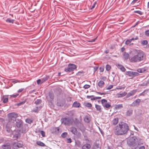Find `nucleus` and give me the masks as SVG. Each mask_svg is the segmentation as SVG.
<instances>
[{"instance_id":"f257e3e1","label":"nucleus","mask_w":149,"mask_h":149,"mask_svg":"<svg viewBox=\"0 0 149 149\" xmlns=\"http://www.w3.org/2000/svg\"><path fill=\"white\" fill-rule=\"evenodd\" d=\"M129 130V127L127 124L121 122L114 127L113 133L116 135H123L126 134Z\"/></svg>"},{"instance_id":"f03ea898","label":"nucleus","mask_w":149,"mask_h":149,"mask_svg":"<svg viewBox=\"0 0 149 149\" xmlns=\"http://www.w3.org/2000/svg\"><path fill=\"white\" fill-rule=\"evenodd\" d=\"M134 56L130 59V61L132 63L140 61L145 58L144 53L142 51L136 50L134 52Z\"/></svg>"},{"instance_id":"7ed1b4c3","label":"nucleus","mask_w":149,"mask_h":149,"mask_svg":"<svg viewBox=\"0 0 149 149\" xmlns=\"http://www.w3.org/2000/svg\"><path fill=\"white\" fill-rule=\"evenodd\" d=\"M127 143L131 149H138L139 146L143 144L142 142L136 141L135 139H130L127 141Z\"/></svg>"},{"instance_id":"20e7f679","label":"nucleus","mask_w":149,"mask_h":149,"mask_svg":"<svg viewBox=\"0 0 149 149\" xmlns=\"http://www.w3.org/2000/svg\"><path fill=\"white\" fill-rule=\"evenodd\" d=\"M18 116V114L15 112L9 113L8 114V120L9 122H11L13 121V122L15 120L16 118Z\"/></svg>"},{"instance_id":"39448f33","label":"nucleus","mask_w":149,"mask_h":149,"mask_svg":"<svg viewBox=\"0 0 149 149\" xmlns=\"http://www.w3.org/2000/svg\"><path fill=\"white\" fill-rule=\"evenodd\" d=\"M84 141L86 143L84 144V149H89L91 148V145L92 144V141L89 139L86 138L84 136Z\"/></svg>"},{"instance_id":"423d86ee","label":"nucleus","mask_w":149,"mask_h":149,"mask_svg":"<svg viewBox=\"0 0 149 149\" xmlns=\"http://www.w3.org/2000/svg\"><path fill=\"white\" fill-rule=\"evenodd\" d=\"M62 123L65 125H70L72 124L71 120L68 118H62L61 119Z\"/></svg>"},{"instance_id":"0eeeda50","label":"nucleus","mask_w":149,"mask_h":149,"mask_svg":"<svg viewBox=\"0 0 149 149\" xmlns=\"http://www.w3.org/2000/svg\"><path fill=\"white\" fill-rule=\"evenodd\" d=\"M95 2L94 3L92 7H91V9H92L95 7ZM91 2L90 0H87V1H86V6L87 5L88 7L86 8V10L89 9L90 8V7L91 6Z\"/></svg>"},{"instance_id":"6e6552de","label":"nucleus","mask_w":149,"mask_h":149,"mask_svg":"<svg viewBox=\"0 0 149 149\" xmlns=\"http://www.w3.org/2000/svg\"><path fill=\"white\" fill-rule=\"evenodd\" d=\"M28 125L27 124H25L22 127L21 129L19 131L23 133H26L28 130Z\"/></svg>"},{"instance_id":"1a4fd4ad","label":"nucleus","mask_w":149,"mask_h":149,"mask_svg":"<svg viewBox=\"0 0 149 149\" xmlns=\"http://www.w3.org/2000/svg\"><path fill=\"white\" fill-rule=\"evenodd\" d=\"M15 127L18 128H19L22 125L23 122L22 120L20 119H16L15 120Z\"/></svg>"},{"instance_id":"9d476101","label":"nucleus","mask_w":149,"mask_h":149,"mask_svg":"<svg viewBox=\"0 0 149 149\" xmlns=\"http://www.w3.org/2000/svg\"><path fill=\"white\" fill-rule=\"evenodd\" d=\"M60 128L59 127H54L52 129V133L54 134H58L60 132Z\"/></svg>"},{"instance_id":"9b49d317","label":"nucleus","mask_w":149,"mask_h":149,"mask_svg":"<svg viewBox=\"0 0 149 149\" xmlns=\"http://www.w3.org/2000/svg\"><path fill=\"white\" fill-rule=\"evenodd\" d=\"M22 141H18L17 143H15L13 144L14 147L17 149L22 147Z\"/></svg>"},{"instance_id":"f8f14e48","label":"nucleus","mask_w":149,"mask_h":149,"mask_svg":"<svg viewBox=\"0 0 149 149\" xmlns=\"http://www.w3.org/2000/svg\"><path fill=\"white\" fill-rule=\"evenodd\" d=\"M141 102V100L140 99H137L132 102L131 104V106L135 107L138 106Z\"/></svg>"},{"instance_id":"ddd939ff","label":"nucleus","mask_w":149,"mask_h":149,"mask_svg":"<svg viewBox=\"0 0 149 149\" xmlns=\"http://www.w3.org/2000/svg\"><path fill=\"white\" fill-rule=\"evenodd\" d=\"M137 91V90L136 89L132 90V91H130V92L128 94L127 93V95L126 96V97L127 98H128L130 97L131 96L133 95L136 93Z\"/></svg>"},{"instance_id":"4468645a","label":"nucleus","mask_w":149,"mask_h":149,"mask_svg":"<svg viewBox=\"0 0 149 149\" xmlns=\"http://www.w3.org/2000/svg\"><path fill=\"white\" fill-rule=\"evenodd\" d=\"M127 94V93L124 91L121 93H117L116 94V97L118 98L123 97L125 96Z\"/></svg>"},{"instance_id":"2eb2a0df","label":"nucleus","mask_w":149,"mask_h":149,"mask_svg":"<svg viewBox=\"0 0 149 149\" xmlns=\"http://www.w3.org/2000/svg\"><path fill=\"white\" fill-rule=\"evenodd\" d=\"M65 104V101L64 100H58L57 103L58 106L63 107Z\"/></svg>"},{"instance_id":"dca6fc26","label":"nucleus","mask_w":149,"mask_h":149,"mask_svg":"<svg viewBox=\"0 0 149 149\" xmlns=\"http://www.w3.org/2000/svg\"><path fill=\"white\" fill-rule=\"evenodd\" d=\"M3 149H10V145L9 143H6L4 144L2 146Z\"/></svg>"},{"instance_id":"f3484780","label":"nucleus","mask_w":149,"mask_h":149,"mask_svg":"<svg viewBox=\"0 0 149 149\" xmlns=\"http://www.w3.org/2000/svg\"><path fill=\"white\" fill-rule=\"evenodd\" d=\"M71 132L74 134H77V130L76 128L74 127H71L70 128Z\"/></svg>"},{"instance_id":"a211bd4d","label":"nucleus","mask_w":149,"mask_h":149,"mask_svg":"<svg viewBox=\"0 0 149 149\" xmlns=\"http://www.w3.org/2000/svg\"><path fill=\"white\" fill-rule=\"evenodd\" d=\"M80 104L77 101L74 102L72 104V107L75 108H78L80 107Z\"/></svg>"},{"instance_id":"6ab92c4d","label":"nucleus","mask_w":149,"mask_h":149,"mask_svg":"<svg viewBox=\"0 0 149 149\" xmlns=\"http://www.w3.org/2000/svg\"><path fill=\"white\" fill-rule=\"evenodd\" d=\"M123 107L122 104H116L115 106V108L116 110L120 109Z\"/></svg>"},{"instance_id":"aec40b11","label":"nucleus","mask_w":149,"mask_h":149,"mask_svg":"<svg viewBox=\"0 0 149 149\" xmlns=\"http://www.w3.org/2000/svg\"><path fill=\"white\" fill-rule=\"evenodd\" d=\"M123 56L125 60H127L128 59L129 57V54L127 52H123Z\"/></svg>"},{"instance_id":"412c9836","label":"nucleus","mask_w":149,"mask_h":149,"mask_svg":"<svg viewBox=\"0 0 149 149\" xmlns=\"http://www.w3.org/2000/svg\"><path fill=\"white\" fill-rule=\"evenodd\" d=\"M91 119L90 116V115H88L85 116L84 118V121L87 123H89Z\"/></svg>"},{"instance_id":"4be33fe9","label":"nucleus","mask_w":149,"mask_h":149,"mask_svg":"<svg viewBox=\"0 0 149 149\" xmlns=\"http://www.w3.org/2000/svg\"><path fill=\"white\" fill-rule=\"evenodd\" d=\"M146 70V68H139L136 71L138 72L142 73L144 72Z\"/></svg>"},{"instance_id":"5701e85b","label":"nucleus","mask_w":149,"mask_h":149,"mask_svg":"<svg viewBox=\"0 0 149 149\" xmlns=\"http://www.w3.org/2000/svg\"><path fill=\"white\" fill-rule=\"evenodd\" d=\"M133 110L132 109H130L128 110L126 112V115L127 116H130L132 114Z\"/></svg>"},{"instance_id":"b1692460","label":"nucleus","mask_w":149,"mask_h":149,"mask_svg":"<svg viewBox=\"0 0 149 149\" xmlns=\"http://www.w3.org/2000/svg\"><path fill=\"white\" fill-rule=\"evenodd\" d=\"M118 68L119 69L123 72H125L126 70L125 68L123 66L120 65V64H118Z\"/></svg>"},{"instance_id":"393cba45","label":"nucleus","mask_w":149,"mask_h":149,"mask_svg":"<svg viewBox=\"0 0 149 149\" xmlns=\"http://www.w3.org/2000/svg\"><path fill=\"white\" fill-rule=\"evenodd\" d=\"M68 66L70 67L72 71L77 68L76 66L75 65L72 64H69L68 65Z\"/></svg>"},{"instance_id":"a878e982","label":"nucleus","mask_w":149,"mask_h":149,"mask_svg":"<svg viewBox=\"0 0 149 149\" xmlns=\"http://www.w3.org/2000/svg\"><path fill=\"white\" fill-rule=\"evenodd\" d=\"M118 118L117 117L114 118L112 121L113 125H116L118 123Z\"/></svg>"},{"instance_id":"bb28decb","label":"nucleus","mask_w":149,"mask_h":149,"mask_svg":"<svg viewBox=\"0 0 149 149\" xmlns=\"http://www.w3.org/2000/svg\"><path fill=\"white\" fill-rule=\"evenodd\" d=\"M149 84V82L148 81H145L142 83L139 84V86H146Z\"/></svg>"},{"instance_id":"cd10ccee","label":"nucleus","mask_w":149,"mask_h":149,"mask_svg":"<svg viewBox=\"0 0 149 149\" xmlns=\"http://www.w3.org/2000/svg\"><path fill=\"white\" fill-rule=\"evenodd\" d=\"M84 106L87 107L88 109H91L92 107V104L89 102H86L84 103Z\"/></svg>"},{"instance_id":"c85d7f7f","label":"nucleus","mask_w":149,"mask_h":149,"mask_svg":"<svg viewBox=\"0 0 149 149\" xmlns=\"http://www.w3.org/2000/svg\"><path fill=\"white\" fill-rule=\"evenodd\" d=\"M33 119L32 118H28L26 119L25 121L26 123L31 124L33 122Z\"/></svg>"},{"instance_id":"c756f323","label":"nucleus","mask_w":149,"mask_h":149,"mask_svg":"<svg viewBox=\"0 0 149 149\" xmlns=\"http://www.w3.org/2000/svg\"><path fill=\"white\" fill-rule=\"evenodd\" d=\"M95 107L97 111H99L100 112L101 111V106H100L97 104H95Z\"/></svg>"},{"instance_id":"7c9ffc66","label":"nucleus","mask_w":149,"mask_h":149,"mask_svg":"<svg viewBox=\"0 0 149 149\" xmlns=\"http://www.w3.org/2000/svg\"><path fill=\"white\" fill-rule=\"evenodd\" d=\"M49 98H50V101H52L54 99V95L53 93H49Z\"/></svg>"},{"instance_id":"2f4dec72","label":"nucleus","mask_w":149,"mask_h":149,"mask_svg":"<svg viewBox=\"0 0 149 149\" xmlns=\"http://www.w3.org/2000/svg\"><path fill=\"white\" fill-rule=\"evenodd\" d=\"M126 74L130 77H132L133 78V72L131 71H128L126 72Z\"/></svg>"},{"instance_id":"473e14b6","label":"nucleus","mask_w":149,"mask_h":149,"mask_svg":"<svg viewBox=\"0 0 149 149\" xmlns=\"http://www.w3.org/2000/svg\"><path fill=\"white\" fill-rule=\"evenodd\" d=\"M36 144L38 146H45V144L42 142L40 141H38L36 142Z\"/></svg>"},{"instance_id":"72a5a7b5","label":"nucleus","mask_w":149,"mask_h":149,"mask_svg":"<svg viewBox=\"0 0 149 149\" xmlns=\"http://www.w3.org/2000/svg\"><path fill=\"white\" fill-rule=\"evenodd\" d=\"M6 21L9 23H13L14 21V20L10 18H8L6 20Z\"/></svg>"},{"instance_id":"f704fd0d","label":"nucleus","mask_w":149,"mask_h":149,"mask_svg":"<svg viewBox=\"0 0 149 149\" xmlns=\"http://www.w3.org/2000/svg\"><path fill=\"white\" fill-rule=\"evenodd\" d=\"M101 103L103 107L104 106V104H106L108 103L107 101L105 99H103L101 101Z\"/></svg>"},{"instance_id":"c9c22d12","label":"nucleus","mask_w":149,"mask_h":149,"mask_svg":"<svg viewBox=\"0 0 149 149\" xmlns=\"http://www.w3.org/2000/svg\"><path fill=\"white\" fill-rule=\"evenodd\" d=\"M104 82L102 81H100L98 83V85L100 87L102 88L104 84Z\"/></svg>"},{"instance_id":"e433bc0d","label":"nucleus","mask_w":149,"mask_h":149,"mask_svg":"<svg viewBox=\"0 0 149 149\" xmlns=\"http://www.w3.org/2000/svg\"><path fill=\"white\" fill-rule=\"evenodd\" d=\"M49 76H47L45 77H44L43 78H42L41 79V80L42 82L43 83L46 80H47L49 78Z\"/></svg>"},{"instance_id":"4c0bfd02","label":"nucleus","mask_w":149,"mask_h":149,"mask_svg":"<svg viewBox=\"0 0 149 149\" xmlns=\"http://www.w3.org/2000/svg\"><path fill=\"white\" fill-rule=\"evenodd\" d=\"M125 87L126 86L125 85H123V86H118L116 88L118 90H121L124 89L125 88Z\"/></svg>"},{"instance_id":"58836bf2","label":"nucleus","mask_w":149,"mask_h":149,"mask_svg":"<svg viewBox=\"0 0 149 149\" xmlns=\"http://www.w3.org/2000/svg\"><path fill=\"white\" fill-rule=\"evenodd\" d=\"M65 71L66 72H70L72 71L69 66L65 68Z\"/></svg>"},{"instance_id":"ea45409f","label":"nucleus","mask_w":149,"mask_h":149,"mask_svg":"<svg viewBox=\"0 0 149 149\" xmlns=\"http://www.w3.org/2000/svg\"><path fill=\"white\" fill-rule=\"evenodd\" d=\"M147 90H145L143 92L139 94V96H140L141 95L144 96L145 94H147Z\"/></svg>"},{"instance_id":"a19ab883","label":"nucleus","mask_w":149,"mask_h":149,"mask_svg":"<svg viewBox=\"0 0 149 149\" xmlns=\"http://www.w3.org/2000/svg\"><path fill=\"white\" fill-rule=\"evenodd\" d=\"M39 132H40V134H41L42 136L43 137H45V132L42 130L40 131V130H39Z\"/></svg>"},{"instance_id":"79ce46f5","label":"nucleus","mask_w":149,"mask_h":149,"mask_svg":"<svg viewBox=\"0 0 149 149\" xmlns=\"http://www.w3.org/2000/svg\"><path fill=\"white\" fill-rule=\"evenodd\" d=\"M109 109L111 107V105L108 103L104 104V106L103 107Z\"/></svg>"},{"instance_id":"37998d69","label":"nucleus","mask_w":149,"mask_h":149,"mask_svg":"<svg viewBox=\"0 0 149 149\" xmlns=\"http://www.w3.org/2000/svg\"><path fill=\"white\" fill-rule=\"evenodd\" d=\"M42 102V100H41L40 99H37L36 101L34 103L35 104H40Z\"/></svg>"},{"instance_id":"c03bdc74","label":"nucleus","mask_w":149,"mask_h":149,"mask_svg":"<svg viewBox=\"0 0 149 149\" xmlns=\"http://www.w3.org/2000/svg\"><path fill=\"white\" fill-rule=\"evenodd\" d=\"M141 43L143 45H146L147 44L148 42L147 40H144L141 41Z\"/></svg>"},{"instance_id":"a18cd8bd","label":"nucleus","mask_w":149,"mask_h":149,"mask_svg":"<svg viewBox=\"0 0 149 149\" xmlns=\"http://www.w3.org/2000/svg\"><path fill=\"white\" fill-rule=\"evenodd\" d=\"M67 135V133L66 132L63 133L61 135V136L63 138H65L66 137Z\"/></svg>"},{"instance_id":"49530a36","label":"nucleus","mask_w":149,"mask_h":149,"mask_svg":"<svg viewBox=\"0 0 149 149\" xmlns=\"http://www.w3.org/2000/svg\"><path fill=\"white\" fill-rule=\"evenodd\" d=\"M40 108V107H35V108H34L33 109V110H32V111L33 112H37L38 111V108Z\"/></svg>"},{"instance_id":"de8ad7c7","label":"nucleus","mask_w":149,"mask_h":149,"mask_svg":"<svg viewBox=\"0 0 149 149\" xmlns=\"http://www.w3.org/2000/svg\"><path fill=\"white\" fill-rule=\"evenodd\" d=\"M72 97H68L66 98V100L67 102H70L71 101Z\"/></svg>"},{"instance_id":"09e8293b","label":"nucleus","mask_w":149,"mask_h":149,"mask_svg":"<svg viewBox=\"0 0 149 149\" xmlns=\"http://www.w3.org/2000/svg\"><path fill=\"white\" fill-rule=\"evenodd\" d=\"M134 13H137L139 14L140 15H142L143 13L140 10H135L134 11Z\"/></svg>"},{"instance_id":"8fccbe9b","label":"nucleus","mask_w":149,"mask_h":149,"mask_svg":"<svg viewBox=\"0 0 149 149\" xmlns=\"http://www.w3.org/2000/svg\"><path fill=\"white\" fill-rule=\"evenodd\" d=\"M100 71V72H103L104 71V66H101L99 68Z\"/></svg>"},{"instance_id":"3c124183","label":"nucleus","mask_w":149,"mask_h":149,"mask_svg":"<svg viewBox=\"0 0 149 149\" xmlns=\"http://www.w3.org/2000/svg\"><path fill=\"white\" fill-rule=\"evenodd\" d=\"M111 66L109 65H107L106 66V70H109L111 69Z\"/></svg>"},{"instance_id":"603ef678","label":"nucleus","mask_w":149,"mask_h":149,"mask_svg":"<svg viewBox=\"0 0 149 149\" xmlns=\"http://www.w3.org/2000/svg\"><path fill=\"white\" fill-rule=\"evenodd\" d=\"M145 34L146 36L149 37V29L146 31L145 32Z\"/></svg>"},{"instance_id":"864d4df0","label":"nucleus","mask_w":149,"mask_h":149,"mask_svg":"<svg viewBox=\"0 0 149 149\" xmlns=\"http://www.w3.org/2000/svg\"><path fill=\"white\" fill-rule=\"evenodd\" d=\"M131 40L130 39L127 40L125 42V44L126 45H129L131 43Z\"/></svg>"},{"instance_id":"5fc2aeb1","label":"nucleus","mask_w":149,"mask_h":149,"mask_svg":"<svg viewBox=\"0 0 149 149\" xmlns=\"http://www.w3.org/2000/svg\"><path fill=\"white\" fill-rule=\"evenodd\" d=\"M41 79H38L37 81V83L39 85L40 84H42V82Z\"/></svg>"},{"instance_id":"6e6d98bb","label":"nucleus","mask_w":149,"mask_h":149,"mask_svg":"<svg viewBox=\"0 0 149 149\" xmlns=\"http://www.w3.org/2000/svg\"><path fill=\"white\" fill-rule=\"evenodd\" d=\"M6 129L8 132H10V128L7 125L6 126Z\"/></svg>"},{"instance_id":"4d7b16f0","label":"nucleus","mask_w":149,"mask_h":149,"mask_svg":"<svg viewBox=\"0 0 149 149\" xmlns=\"http://www.w3.org/2000/svg\"><path fill=\"white\" fill-rule=\"evenodd\" d=\"M139 75V74L136 72H133V77L135 76H137Z\"/></svg>"},{"instance_id":"13d9d810","label":"nucleus","mask_w":149,"mask_h":149,"mask_svg":"<svg viewBox=\"0 0 149 149\" xmlns=\"http://www.w3.org/2000/svg\"><path fill=\"white\" fill-rule=\"evenodd\" d=\"M25 101H23V102H22L18 103H17V104L18 106H19L22 104H24L25 103Z\"/></svg>"},{"instance_id":"bf43d9fd","label":"nucleus","mask_w":149,"mask_h":149,"mask_svg":"<svg viewBox=\"0 0 149 149\" xmlns=\"http://www.w3.org/2000/svg\"><path fill=\"white\" fill-rule=\"evenodd\" d=\"M8 98L6 97L4 99L3 102L4 103H6L8 102Z\"/></svg>"},{"instance_id":"052dcab7","label":"nucleus","mask_w":149,"mask_h":149,"mask_svg":"<svg viewBox=\"0 0 149 149\" xmlns=\"http://www.w3.org/2000/svg\"><path fill=\"white\" fill-rule=\"evenodd\" d=\"M90 87V85L88 84L84 85V89H86L89 88Z\"/></svg>"},{"instance_id":"680f3d73","label":"nucleus","mask_w":149,"mask_h":149,"mask_svg":"<svg viewBox=\"0 0 149 149\" xmlns=\"http://www.w3.org/2000/svg\"><path fill=\"white\" fill-rule=\"evenodd\" d=\"M138 149H145V147L144 146H139Z\"/></svg>"},{"instance_id":"e2e57ef3","label":"nucleus","mask_w":149,"mask_h":149,"mask_svg":"<svg viewBox=\"0 0 149 149\" xmlns=\"http://www.w3.org/2000/svg\"><path fill=\"white\" fill-rule=\"evenodd\" d=\"M97 38H96L95 39H93V40H86L87 41L89 42H94L95 40Z\"/></svg>"},{"instance_id":"0e129e2a","label":"nucleus","mask_w":149,"mask_h":149,"mask_svg":"<svg viewBox=\"0 0 149 149\" xmlns=\"http://www.w3.org/2000/svg\"><path fill=\"white\" fill-rule=\"evenodd\" d=\"M113 87V85H109L107 88V90H110Z\"/></svg>"},{"instance_id":"69168bd1","label":"nucleus","mask_w":149,"mask_h":149,"mask_svg":"<svg viewBox=\"0 0 149 149\" xmlns=\"http://www.w3.org/2000/svg\"><path fill=\"white\" fill-rule=\"evenodd\" d=\"M138 0H133L131 3L132 5L134 4L135 3H136Z\"/></svg>"},{"instance_id":"338daca9","label":"nucleus","mask_w":149,"mask_h":149,"mask_svg":"<svg viewBox=\"0 0 149 149\" xmlns=\"http://www.w3.org/2000/svg\"><path fill=\"white\" fill-rule=\"evenodd\" d=\"M72 142L71 139L70 138L67 139V143H70Z\"/></svg>"},{"instance_id":"774afa93","label":"nucleus","mask_w":149,"mask_h":149,"mask_svg":"<svg viewBox=\"0 0 149 149\" xmlns=\"http://www.w3.org/2000/svg\"><path fill=\"white\" fill-rule=\"evenodd\" d=\"M18 95H19L18 94L16 93L15 94H13V95L11 96L13 97H17Z\"/></svg>"}]
</instances>
